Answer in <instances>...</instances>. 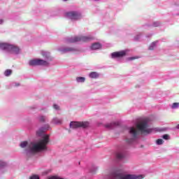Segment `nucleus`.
Instances as JSON below:
<instances>
[{"label": "nucleus", "mask_w": 179, "mask_h": 179, "mask_svg": "<svg viewBox=\"0 0 179 179\" xmlns=\"http://www.w3.org/2000/svg\"><path fill=\"white\" fill-rule=\"evenodd\" d=\"M94 38L92 36H76L71 39H69L68 43H78L81 41L82 43H87L89 41H92Z\"/></svg>", "instance_id": "obj_5"}, {"label": "nucleus", "mask_w": 179, "mask_h": 179, "mask_svg": "<svg viewBox=\"0 0 179 179\" xmlns=\"http://www.w3.org/2000/svg\"><path fill=\"white\" fill-rule=\"evenodd\" d=\"M29 65L30 66H39L45 65V62L41 59H33L29 60Z\"/></svg>", "instance_id": "obj_8"}, {"label": "nucleus", "mask_w": 179, "mask_h": 179, "mask_svg": "<svg viewBox=\"0 0 179 179\" xmlns=\"http://www.w3.org/2000/svg\"><path fill=\"white\" fill-rule=\"evenodd\" d=\"M2 23H3V20H0V24H2Z\"/></svg>", "instance_id": "obj_31"}, {"label": "nucleus", "mask_w": 179, "mask_h": 179, "mask_svg": "<svg viewBox=\"0 0 179 179\" xmlns=\"http://www.w3.org/2000/svg\"><path fill=\"white\" fill-rule=\"evenodd\" d=\"M52 61V57L50 55V53L46 54V65H47V62Z\"/></svg>", "instance_id": "obj_18"}, {"label": "nucleus", "mask_w": 179, "mask_h": 179, "mask_svg": "<svg viewBox=\"0 0 179 179\" xmlns=\"http://www.w3.org/2000/svg\"><path fill=\"white\" fill-rule=\"evenodd\" d=\"M27 146V141H23L20 143L21 148H26Z\"/></svg>", "instance_id": "obj_23"}, {"label": "nucleus", "mask_w": 179, "mask_h": 179, "mask_svg": "<svg viewBox=\"0 0 179 179\" xmlns=\"http://www.w3.org/2000/svg\"><path fill=\"white\" fill-rule=\"evenodd\" d=\"M48 129H50V125L46 124V125H45V130H46V131H48Z\"/></svg>", "instance_id": "obj_30"}, {"label": "nucleus", "mask_w": 179, "mask_h": 179, "mask_svg": "<svg viewBox=\"0 0 179 179\" xmlns=\"http://www.w3.org/2000/svg\"><path fill=\"white\" fill-rule=\"evenodd\" d=\"M137 129L140 131L141 134H150L152 129H149L148 122L142 121L136 125Z\"/></svg>", "instance_id": "obj_4"}, {"label": "nucleus", "mask_w": 179, "mask_h": 179, "mask_svg": "<svg viewBox=\"0 0 179 179\" xmlns=\"http://www.w3.org/2000/svg\"><path fill=\"white\" fill-rule=\"evenodd\" d=\"M99 76V73L97 72H92L90 73V78H92V79H96Z\"/></svg>", "instance_id": "obj_13"}, {"label": "nucleus", "mask_w": 179, "mask_h": 179, "mask_svg": "<svg viewBox=\"0 0 179 179\" xmlns=\"http://www.w3.org/2000/svg\"><path fill=\"white\" fill-rule=\"evenodd\" d=\"M125 55H127V53L124 50L115 52L112 53V58H121L122 57H125Z\"/></svg>", "instance_id": "obj_9"}, {"label": "nucleus", "mask_w": 179, "mask_h": 179, "mask_svg": "<svg viewBox=\"0 0 179 179\" xmlns=\"http://www.w3.org/2000/svg\"><path fill=\"white\" fill-rule=\"evenodd\" d=\"M156 143L157 145H163V143H164V141H163V139L159 138L157 140Z\"/></svg>", "instance_id": "obj_21"}, {"label": "nucleus", "mask_w": 179, "mask_h": 179, "mask_svg": "<svg viewBox=\"0 0 179 179\" xmlns=\"http://www.w3.org/2000/svg\"><path fill=\"white\" fill-rule=\"evenodd\" d=\"M0 50L11 52V54H19L20 52L19 47L9 43H0Z\"/></svg>", "instance_id": "obj_2"}, {"label": "nucleus", "mask_w": 179, "mask_h": 179, "mask_svg": "<svg viewBox=\"0 0 179 179\" xmlns=\"http://www.w3.org/2000/svg\"><path fill=\"white\" fill-rule=\"evenodd\" d=\"M116 157L118 159V160H121L124 159V154H122V152H117Z\"/></svg>", "instance_id": "obj_15"}, {"label": "nucleus", "mask_w": 179, "mask_h": 179, "mask_svg": "<svg viewBox=\"0 0 179 179\" xmlns=\"http://www.w3.org/2000/svg\"><path fill=\"white\" fill-rule=\"evenodd\" d=\"M38 121H39V122H45V116H43V115L39 116V117H38Z\"/></svg>", "instance_id": "obj_20"}, {"label": "nucleus", "mask_w": 179, "mask_h": 179, "mask_svg": "<svg viewBox=\"0 0 179 179\" xmlns=\"http://www.w3.org/2000/svg\"><path fill=\"white\" fill-rule=\"evenodd\" d=\"M38 136H41L43 139L39 140L36 143H31L28 145L27 150L30 153H38L41 150L45 149V127H41L36 132Z\"/></svg>", "instance_id": "obj_1"}, {"label": "nucleus", "mask_w": 179, "mask_h": 179, "mask_svg": "<svg viewBox=\"0 0 179 179\" xmlns=\"http://www.w3.org/2000/svg\"><path fill=\"white\" fill-rule=\"evenodd\" d=\"M53 124H62V120L55 117L52 120Z\"/></svg>", "instance_id": "obj_14"}, {"label": "nucleus", "mask_w": 179, "mask_h": 179, "mask_svg": "<svg viewBox=\"0 0 179 179\" xmlns=\"http://www.w3.org/2000/svg\"><path fill=\"white\" fill-rule=\"evenodd\" d=\"M29 179H40V177L38 175H32Z\"/></svg>", "instance_id": "obj_27"}, {"label": "nucleus", "mask_w": 179, "mask_h": 179, "mask_svg": "<svg viewBox=\"0 0 179 179\" xmlns=\"http://www.w3.org/2000/svg\"><path fill=\"white\" fill-rule=\"evenodd\" d=\"M77 82H80L81 83H83L85 82V78L84 77H78L76 78Z\"/></svg>", "instance_id": "obj_19"}, {"label": "nucleus", "mask_w": 179, "mask_h": 179, "mask_svg": "<svg viewBox=\"0 0 179 179\" xmlns=\"http://www.w3.org/2000/svg\"><path fill=\"white\" fill-rule=\"evenodd\" d=\"M143 176L142 175H121V174H113L112 175L110 179H143Z\"/></svg>", "instance_id": "obj_3"}, {"label": "nucleus", "mask_w": 179, "mask_h": 179, "mask_svg": "<svg viewBox=\"0 0 179 179\" xmlns=\"http://www.w3.org/2000/svg\"><path fill=\"white\" fill-rule=\"evenodd\" d=\"M89 122H71L70 123V128L76 129V128H87Z\"/></svg>", "instance_id": "obj_6"}, {"label": "nucleus", "mask_w": 179, "mask_h": 179, "mask_svg": "<svg viewBox=\"0 0 179 179\" xmlns=\"http://www.w3.org/2000/svg\"><path fill=\"white\" fill-rule=\"evenodd\" d=\"M179 103H173L172 105V108H178Z\"/></svg>", "instance_id": "obj_28"}, {"label": "nucleus", "mask_w": 179, "mask_h": 179, "mask_svg": "<svg viewBox=\"0 0 179 179\" xmlns=\"http://www.w3.org/2000/svg\"><path fill=\"white\" fill-rule=\"evenodd\" d=\"M69 51H73V48H64L62 50V52H68Z\"/></svg>", "instance_id": "obj_17"}, {"label": "nucleus", "mask_w": 179, "mask_h": 179, "mask_svg": "<svg viewBox=\"0 0 179 179\" xmlns=\"http://www.w3.org/2000/svg\"><path fill=\"white\" fill-rule=\"evenodd\" d=\"M154 26H155V27H157V26H159V24H156V23H154Z\"/></svg>", "instance_id": "obj_32"}, {"label": "nucleus", "mask_w": 179, "mask_h": 179, "mask_svg": "<svg viewBox=\"0 0 179 179\" xmlns=\"http://www.w3.org/2000/svg\"><path fill=\"white\" fill-rule=\"evenodd\" d=\"M50 143V138L48 134H45V145H48Z\"/></svg>", "instance_id": "obj_24"}, {"label": "nucleus", "mask_w": 179, "mask_h": 179, "mask_svg": "<svg viewBox=\"0 0 179 179\" xmlns=\"http://www.w3.org/2000/svg\"><path fill=\"white\" fill-rule=\"evenodd\" d=\"M53 108H55V110H60L59 106H58L57 104H54Z\"/></svg>", "instance_id": "obj_29"}, {"label": "nucleus", "mask_w": 179, "mask_h": 179, "mask_svg": "<svg viewBox=\"0 0 179 179\" xmlns=\"http://www.w3.org/2000/svg\"><path fill=\"white\" fill-rule=\"evenodd\" d=\"M5 76H10L12 75V70L7 69L4 73Z\"/></svg>", "instance_id": "obj_16"}, {"label": "nucleus", "mask_w": 179, "mask_h": 179, "mask_svg": "<svg viewBox=\"0 0 179 179\" xmlns=\"http://www.w3.org/2000/svg\"><path fill=\"white\" fill-rule=\"evenodd\" d=\"M6 166V163L2 161L0 162V169H3V167Z\"/></svg>", "instance_id": "obj_25"}, {"label": "nucleus", "mask_w": 179, "mask_h": 179, "mask_svg": "<svg viewBox=\"0 0 179 179\" xmlns=\"http://www.w3.org/2000/svg\"><path fill=\"white\" fill-rule=\"evenodd\" d=\"M130 59H136V58L135 57H130Z\"/></svg>", "instance_id": "obj_33"}, {"label": "nucleus", "mask_w": 179, "mask_h": 179, "mask_svg": "<svg viewBox=\"0 0 179 179\" xmlns=\"http://www.w3.org/2000/svg\"><path fill=\"white\" fill-rule=\"evenodd\" d=\"M155 47H156V42H153L149 47V50H155Z\"/></svg>", "instance_id": "obj_22"}, {"label": "nucleus", "mask_w": 179, "mask_h": 179, "mask_svg": "<svg viewBox=\"0 0 179 179\" xmlns=\"http://www.w3.org/2000/svg\"><path fill=\"white\" fill-rule=\"evenodd\" d=\"M66 17L69 19H71V20H78V19H80L82 17V15L80 13L76 12V11H71L66 13Z\"/></svg>", "instance_id": "obj_7"}, {"label": "nucleus", "mask_w": 179, "mask_h": 179, "mask_svg": "<svg viewBox=\"0 0 179 179\" xmlns=\"http://www.w3.org/2000/svg\"><path fill=\"white\" fill-rule=\"evenodd\" d=\"M118 125V123L112 122L109 123L105 125L106 128H108L109 129H113L115 127H117Z\"/></svg>", "instance_id": "obj_12"}, {"label": "nucleus", "mask_w": 179, "mask_h": 179, "mask_svg": "<svg viewBox=\"0 0 179 179\" xmlns=\"http://www.w3.org/2000/svg\"><path fill=\"white\" fill-rule=\"evenodd\" d=\"M64 1H68V0H64Z\"/></svg>", "instance_id": "obj_36"}, {"label": "nucleus", "mask_w": 179, "mask_h": 179, "mask_svg": "<svg viewBox=\"0 0 179 179\" xmlns=\"http://www.w3.org/2000/svg\"><path fill=\"white\" fill-rule=\"evenodd\" d=\"M16 86H20V84H16Z\"/></svg>", "instance_id": "obj_35"}, {"label": "nucleus", "mask_w": 179, "mask_h": 179, "mask_svg": "<svg viewBox=\"0 0 179 179\" xmlns=\"http://www.w3.org/2000/svg\"><path fill=\"white\" fill-rule=\"evenodd\" d=\"M163 139H165L166 141H169V139H170V136H169V134H164L162 136Z\"/></svg>", "instance_id": "obj_26"}, {"label": "nucleus", "mask_w": 179, "mask_h": 179, "mask_svg": "<svg viewBox=\"0 0 179 179\" xmlns=\"http://www.w3.org/2000/svg\"><path fill=\"white\" fill-rule=\"evenodd\" d=\"M177 129H179V124L176 126Z\"/></svg>", "instance_id": "obj_34"}, {"label": "nucleus", "mask_w": 179, "mask_h": 179, "mask_svg": "<svg viewBox=\"0 0 179 179\" xmlns=\"http://www.w3.org/2000/svg\"><path fill=\"white\" fill-rule=\"evenodd\" d=\"M129 134L130 135H131L132 138L135 139L138 136V130H136L135 127H131L129 130Z\"/></svg>", "instance_id": "obj_10"}, {"label": "nucleus", "mask_w": 179, "mask_h": 179, "mask_svg": "<svg viewBox=\"0 0 179 179\" xmlns=\"http://www.w3.org/2000/svg\"><path fill=\"white\" fill-rule=\"evenodd\" d=\"M101 45L99 43H93L91 46V50H100Z\"/></svg>", "instance_id": "obj_11"}]
</instances>
